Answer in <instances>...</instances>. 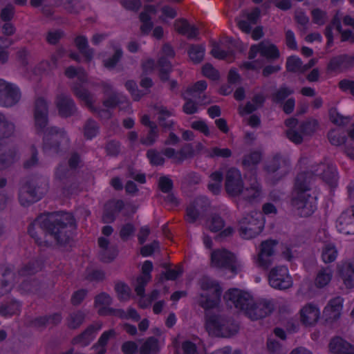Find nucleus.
<instances>
[{
  "label": "nucleus",
  "mask_w": 354,
  "mask_h": 354,
  "mask_svg": "<svg viewBox=\"0 0 354 354\" xmlns=\"http://www.w3.org/2000/svg\"><path fill=\"white\" fill-rule=\"evenodd\" d=\"M191 127L203 133L205 136L210 134L209 129L205 121L196 120L191 123Z\"/></svg>",
  "instance_id": "nucleus-60"
},
{
  "label": "nucleus",
  "mask_w": 354,
  "mask_h": 354,
  "mask_svg": "<svg viewBox=\"0 0 354 354\" xmlns=\"http://www.w3.org/2000/svg\"><path fill=\"white\" fill-rule=\"evenodd\" d=\"M57 106L60 115L64 117L70 115L73 111V102L71 99L64 95H59L57 98Z\"/></svg>",
  "instance_id": "nucleus-29"
},
{
  "label": "nucleus",
  "mask_w": 354,
  "mask_h": 354,
  "mask_svg": "<svg viewBox=\"0 0 354 354\" xmlns=\"http://www.w3.org/2000/svg\"><path fill=\"white\" fill-rule=\"evenodd\" d=\"M42 194L43 192L33 190L30 185H25L21 188L19 192L20 203L24 206L29 205L38 201Z\"/></svg>",
  "instance_id": "nucleus-22"
},
{
  "label": "nucleus",
  "mask_w": 354,
  "mask_h": 354,
  "mask_svg": "<svg viewBox=\"0 0 354 354\" xmlns=\"http://www.w3.org/2000/svg\"><path fill=\"white\" fill-rule=\"evenodd\" d=\"M223 43H212V48L211 50L212 55L218 59H225L228 62H232L234 59L232 51H225L223 50Z\"/></svg>",
  "instance_id": "nucleus-32"
},
{
  "label": "nucleus",
  "mask_w": 354,
  "mask_h": 354,
  "mask_svg": "<svg viewBox=\"0 0 354 354\" xmlns=\"http://www.w3.org/2000/svg\"><path fill=\"white\" fill-rule=\"evenodd\" d=\"M266 170L273 178H279L288 171L287 161L280 156H276L269 160L266 165Z\"/></svg>",
  "instance_id": "nucleus-19"
},
{
  "label": "nucleus",
  "mask_w": 354,
  "mask_h": 354,
  "mask_svg": "<svg viewBox=\"0 0 354 354\" xmlns=\"http://www.w3.org/2000/svg\"><path fill=\"white\" fill-rule=\"evenodd\" d=\"M202 72L203 75L212 80H216L219 77V73L211 64H206L203 66Z\"/></svg>",
  "instance_id": "nucleus-59"
},
{
  "label": "nucleus",
  "mask_w": 354,
  "mask_h": 354,
  "mask_svg": "<svg viewBox=\"0 0 354 354\" xmlns=\"http://www.w3.org/2000/svg\"><path fill=\"white\" fill-rule=\"evenodd\" d=\"M320 309L317 305L308 303L299 310L301 322L307 326H314L320 318Z\"/></svg>",
  "instance_id": "nucleus-17"
},
{
  "label": "nucleus",
  "mask_w": 354,
  "mask_h": 354,
  "mask_svg": "<svg viewBox=\"0 0 354 354\" xmlns=\"http://www.w3.org/2000/svg\"><path fill=\"white\" fill-rule=\"evenodd\" d=\"M201 207V200L196 201L194 205H189L187 209L186 220L194 223L198 216V209Z\"/></svg>",
  "instance_id": "nucleus-49"
},
{
  "label": "nucleus",
  "mask_w": 354,
  "mask_h": 354,
  "mask_svg": "<svg viewBox=\"0 0 354 354\" xmlns=\"http://www.w3.org/2000/svg\"><path fill=\"white\" fill-rule=\"evenodd\" d=\"M224 299L230 306L243 311L251 319H258L270 314L273 306L270 301L261 300L254 301L250 293L237 288L230 289L225 292Z\"/></svg>",
  "instance_id": "nucleus-2"
},
{
  "label": "nucleus",
  "mask_w": 354,
  "mask_h": 354,
  "mask_svg": "<svg viewBox=\"0 0 354 354\" xmlns=\"http://www.w3.org/2000/svg\"><path fill=\"white\" fill-rule=\"evenodd\" d=\"M225 186L227 193L231 196H237L243 193V183L239 169L232 168L227 171Z\"/></svg>",
  "instance_id": "nucleus-15"
},
{
  "label": "nucleus",
  "mask_w": 354,
  "mask_h": 354,
  "mask_svg": "<svg viewBox=\"0 0 354 354\" xmlns=\"http://www.w3.org/2000/svg\"><path fill=\"white\" fill-rule=\"evenodd\" d=\"M221 294L219 284L209 278L204 277L200 281V292L196 301L202 308L212 309L219 304Z\"/></svg>",
  "instance_id": "nucleus-4"
},
{
  "label": "nucleus",
  "mask_w": 354,
  "mask_h": 354,
  "mask_svg": "<svg viewBox=\"0 0 354 354\" xmlns=\"http://www.w3.org/2000/svg\"><path fill=\"white\" fill-rule=\"evenodd\" d=\"M205 153L209 158H228L231 156L232 151L228 148H219L217 147L205 149Z\"/></svg>",
  "instance_id": "nucleus-45"
},
{
  "label": "nucleus",
  "mask_w": 354,
  "mask_h": 354,
  "mask_svg": "<svg viewBox=\"0 0 354 354\" xmlns=\"http://www.w3.org/2000/svg\"><path fill=\"white\" fill-rule=\"evenodd\" d=\"M115 335V331L113 330H110L109 331L104 332L100 337L98 341L99 344V349L97 354H104L105 353V348L104 346L108 342L109 339Z\"/></svg>",
  "instance_id": "nucleus-54"
},
{
  "label": "nucleus",
  "mask_w": 354,
  "mask_h": 354,
  "mask_svg": "<svg viewBox=\"0 0 354 354\" xmlns=\"http://www.w3.org/2000/svg\"><path fill=\"white\" fill-rule=\"evenodd\" d=\"M329 348L333 354H354V347L340 337L333 339Z\"/></svg>",
  "instance_id": "nucleus-24"
},
{
  "label": "nucleus",
  "mask_w": 354,
  "mask_h": 354,
  "mask_svg": "<svg viewBox=\"0 0 354 354\" xmlns=\"http://www.w3.org/2000/svg\"><path fill=\"white\" fill-rule=\"evenodd\" d=\"M14 125L0 113V138H8L14 133Z\"/></svg>",
  "instance_id": "nucleus-42"
},
{
  "label": "nucleus",
  "mask_w": 354,
  "mask_h": 354,
  "mask_svg": "<svg viewBox=\"0 0 354 354\" xmlns=\"http://www.w3.org/2000/svg\"><path fill=\"white\" fill-rule=\"evenodd\" d=\"M174 26L176 31L186 36L188 39H196L198 35V29L195 26L189 25L185 19L176 20Z\"/></svg>",
  "instance_id": "nucleus-25"
},
{
  "label": "nucleus",
  "mask_w": 354,
  "mask_h": 354,
  "mask_svg": "<svg viewBox=\"0 0 354 354\" xmlns=\"http://www.w3.org/2000/svg\"><path fill=\"white\" fill-rule=\"evenodd\" d=\"M313 172L322 178L330 186L336 185L337 176V170L333 165L328 164H321L313 168Z\"/></svg>",
  "instance_id": "nucleus-20"
},
{
  "label": "nucleus",
  "mask_w": 354,
  "mask_h": 354,
  "mask_svg": "<svg viewBox=\"0 0 354 354\" xmlns=\"http://www.w3.org/2000/svg\"><path fill=\"white\" fill-rule=\"evenodd\" d=\"M354 65V57L346 55H342L333 58L328 65L330 71H336L341 68H348Z\"/></svg>",
  "instance_id": "nucleus-31"
},
{
  "label": "nucleus",
  "mask_w": 354,
  "mask_h": 354,
  "mask_svg": "<svg viewBox=\"0 0 354 354\" xmlns=\"http://www.w3.org/2000/svg\"><path fill=\"white\" fill-rule=\"evenodd\" d=\"M156 109L160 124L165 129L171 128L174 124L173 120L169 119L173 114L172 112L163 106H157Z\"/></svg>",
  "instance_id": "nucleus-36"
},
{
  "label": "nucleus",
  "mask_w": 354,
  "mask_h": 354,
  "mask_svg": "<svg viewBox=\"0 0 354 354\" xmlns=\"http://www.w3.org/2000/svg\"><path fill=\"white\" fill-rule=\"evenodd\" d=\"M328 139L330 143L333 145H340L345 142V136L344 135L342 129H333L328 133Z\"/></svg>",
  "instance_id": "nucleus-48"
},
{
  "label": "nucleus",
  "mask_w": 354,
  "mask_h": 354,
  "mask_svg": "<svg viewBox=\"0 0 354 354\" xmlns=\"http://www.w3.org/2000/svg\"><path fill=\"white\" fill-rule=\"evenodd\" d=\"M207 88V83L203 80L197 82L192 88H188L184 93L183 97L189 100L192 97L195 98L200 95L201 92Z\"/></svg>",
  "instance_id": "nucleus-37"
},
{
  "label": "nucleus",
  "mask_w": 354,
  "mask_h": 354,
  "mask_svg": "<svg viewBox=\"0 0 354 354\" xmlns=\"http://www.w3.org/2000/svg\"><path fill=\"white\" fill-rule=\"evenodd\" d=\"M268 280L270 285L276 289H287L292 286V279L288 268L284 266L272 268L269 272Z\"/></svg>",
  "instance_id": "nucleus-11"
},
{
  "label": "nucleus",
  "mask_w": 354,
  "mask_h": 354,
  "mask_svg": "<svg viewBox=\"0 0 354 354\" xmlns=\"http://www.w3.org/2000/svg\"><path fill=\"white\" fill-rule=\"evenodd\" d=\"M111 299L107 294L102 293L95 298V308L100 314H105L106 308L111 304Z\"/></svg>",
  "instance_id": "nucleus-40"
},
{
  "label": "nucleus",
  "mask_w": 354,
  "mask_h": 354,
  "mask_svg": "<svg viewBox=\"0 0 354 354\" xmlns=\"http://www.w3.org/2000/svg\"><path fill=\"white\" fill-rule=\"evenodd\" d=\"M336 228L339 233L354 234V205L344 210L336 220Z\"/></svg>",
  "instance_id": "nucleus-16"
},
{
  "label": "nucleus",
  "mask_w": 354,
  "mask_h": 354,
  "mask_svg": "<svg viewBox=\"0 0 354 354\" xmlns=\"http://www.w3.org/2000/svg\"><path fill=\"white\" fill-rule=\"evenodd\" d=\"M38 223H44L45 233L38 236L35 224L28 232L40 245H64L71 238L75 230V219L69 213H56L48 216H41Z\"/></svg>",
  "instance_id": "nucleus-1"
},
{
  "label": "nucleus",
  "mask_w": 354,
  "mask_h": 354,
  "mask_svg": "<svg viewBox=\"0 0 354 354\" xmlns=\"http://www.w3.org/2000/svg\"><path fill=\"white\" fill-rule=\"evenodd\" d=\"M211 263L216 268H225L236 273L241 268L242 264L236 257L225 250H217L211 254Z\"/></svg>",
  "instance_id": "nucleus-10"
},
{
  "label": "nucleus",
  "mask_w": 354,
  "mask_h": 354,
  "mask_svg": "<svg viewBox=\"0 0 354 354\" xmlns=\"http://www.w3.org/2000/svg\"><path fill=\"white\" fill-rule=\"evenodd\" d=\"M343 307V299L337 297L331 299L324 310V315L328 320H335L341 315Z\"/></svg>",
  "instance_id": "nucleus-21"
},
{
  "label": "nucleus",
  "mask_w": 354,
  "mask_h": 354,
  "mask_svg": "<svg viewBox=\"0 0 354 354\" xmlns=\"http://www.w3.org/2000/svg\"><path fill=\"white\" fill-rule=\"evenodd\" d=\"M310 178L308 174H300L296 180L292 205L301 216H309L316 209V198L308 193Z\"/></svg>",
  "instance_id": "nucleus-3"
},
{
  "label": "nucleus",
  "mask_w": 354,
  "mask_h": 354,
  "mask_svg": "<svg viewBox=\"0 0 354 354\" xmlns=\"http://www.w3.org/2000/svg\"><path fill=\"white\" fill-rule=\"evenodd\" d=\"M205 53V48L203 44L191 45L187 51L190 60L194 64H198L203 61Z\"/></svg>",
  "instance_id": "nucleus-35"
},
{
  "label": "nucleus",
  "mask_w": 354,
  "mask_h": 354,
  "mask_svg": "<svg viewBox=\"0 0 354 354\" xmlns=\"http://www.w3.org/2000/svg\"><path fill=\"white\" fill-rule=\"evenodd\" d=\"M97 133V127L95 122L93 121H88V122L86 124L85 129H84V134L85 136L91 139Z\"/></svg>",
  "instance_id": "nucleus-63"
},
{
  "label": "nucleus",
  "mask_w": 354,
  "mask_h": 354,
  "mask_svg": "<svg viewBox=\"0 0 354 354\" xmlns=\"http://www.w3.org/2000/svg\"><path fill=\"white\" fill-rule=\"evenodd\" d=\"M156 8L153 6H149L145 8V10L140 14V19L142 22L140 30L143 34H148L151 30L152 23L151 21V17L155 15Z\"/></svg>",
  "instance_id": "nucleus-28"
},
{
  "label": "nucleus",
  "mask_w": 354,
  "mask_h": 354,
  "mask_svg": "<svg viewBox=\"0 0 354 354\" xmlns=\"http://www.w3.org/2000/svg\"><path fill=\"white\" fill-rule=\"evenodd\" d=\"M277 245L278 243L274 240L263 241L260 245L257 255L253 258L254 264L259 267L268 268L272 263L271 257L275 253Z\"/></svg>",
  "instance_id": "nucleus-13"
},
{
  "label": "nucleus",
  "mask_w": 354,
  "mask_h": 354,
  "mask_svg": "<svg viewBox=\"0 0 354 354\" xmlns=\"http://www.w3.org/2000/svg\"><path fill=\"white\" fill-rule=\"evenodd\" d=\"M35 121L37 127H43L47 121V106L43 99H39L35 104Z\"/></svg>",
  "instance_id": "nucleus-27"
},
{
  "label": "nucleus",
  "mask_w": 354,
  "mask_h": 354,
  "mask_svg": "<svg viewBox=\"0 0 354 354\" xmlns=\"http://www.w3.org/2000/svg\"><path fill=\"white\" fill-rule=\"evenodd\" d=\"M84 314L80 311L72 313L68 319V326L71 328L79 327L84 320Z\"/></svg>",
  "instance_id": "nucleus-50"
},
{
  "label": "nucleus",
  "mask_w": 354,
  "mask_h": 354,
  "mask_svg": "<svg viewBox=\"0 0 354 354\" xmlns=\"http://www.w3.org/2000/svg\"><path fill=\"white\" fill-rule=\"evenodd\" d=\"M297 125V120L290 118L286 120L287 127L286 135L288 139L294 143H301L306 136L312 135L318 128V123L316 120H309L299 126L300 133L295 129Z\"/></svg>",
  "instance_id": "nucleus-9"
},
{
  "label": "nucleus",
  "mask_w": 354,
  "mask_h": 354,
  "mask_svg": "<svg viewBox=\"0 0 354 354\" xmlns=\"http://www.w3.org/2000/svg\"><path fill=\"white\" fill-rule=\"evenodd\" d=\"M338 250L334 243H325L322 249L321 258L324 263H330L336 260Z\"/></svg>",
  "instance_id": "nucleus-33"
},
{
  "label": "nucleus",
  "mask_w": 354,
  "mask_h": 354,
  "mask_svg": "<svg viewBox=\"0 0 354 354\" xmlns=\"http://www.w3.org/2000/svg\"><path fill=\"white\" fill-rule=\"evenodd\" d=\"M20 305L17 301L12 302L7 306H1L0 307V314L3 316L8 317L17 313L19 310Z\"/></svg>",
  "instance_id": "nucleus-52"
},
{
  "label": "nucleus",
  "mask_w": 354,
  "mask_h": 354,
  "mask_svg": "<svg viewBox=\"0 0 354 354\" xmlns=\"http://www.w3.org/2000/svg\"><path fill=\"white\" fill-rule=\"evenodd\" d=\"M12 277V274L6 268H0V296L7 293L11 288L8 280Z\"/></svg>",
  "instance_id": "nucleus-38"
},
{
  "label": "nucleus",
  "mask_w": 354,
  "mask_h": 354,
  "mask_svg": "<svg viewBox=\"0 0 354 354\" xmlns=\"http://www.w3.org/2000/svg\"><path fill=\"white\" fill-rule=\"evenodd\" d=\"M159 350V345L157 339L149 337L141 346L140 352L141 354H150Z\"/></svg>",
  "instance_id": "nucleus-46"
},
{
  "label": "nucleus",
  "mask_w": 354,
  "mask_h": 354,
  "mask_svg": "<svg viewBox=\"0 0 354 354\" xmlns=\"http://www.w3.org/2000/svg\"><path fill=\"white\" fill-rule=\"evenodd\" d=\"M259 152L254 151L245 156L243 160V165L246 167H250L257 165L261 160Z\"/></svg>",
  "instance_id": "nucleus-55"
},
{
  "label": "nucleus",
  "mask_w": 354,
  "mask_h": 354,
  "mask_svg": "<svg viewBox=\"0 0 354 354\" xmlns=\"http://www.w3.org/2000/svg\"><path fill=\"white\" fill-rule=\"evenodd\" d=\"M258 54L268 59H276L280 55L277 46L269 41H263L258 44L251 46L248 58L254 59Z\"/></svg>",
  "instance_id": "nucleus-14"
},
{
  "label": "nucleus",
  "mask_w": 354,
  "mask_h": 354,
  "mask_svg": "<svg viewBox=\"0 0 354 354\" xmlns=\"http://www.w3.org/2000/svg\"><path fill=\"white\" fill-rule=\"evenodd\" d=\"M158 68L160 78L165 81L167 80L168 73L171 69V64L166 59H161L159 61Z\"/></svg>",
  "instance_id": "nucleus-58"
},
{
  "label": "nucleus",
  "mask_w": 354,
  "mask_h": 354,
  "mask_svg": "<svg viewBox=\"0 0 354 354\" xmlns=\"http://www.w3.org/2000/svg\"><path fill=\"white\" fill-rule=\"evenodd\" d=\"M243 196L249 200H254L260 198L262 196V190L259 183L256 178L251 180L250 185L243 188Z\"/></svg>",
  "instance_id": "nucleus-34"
},
{
  "label": "nucleus",
  "mask_w": 354,
  "mask_h": 354,
  "mask_svg": "<svg viewBox=\"0 0 354 354\" xmlns=\"http://www.w3.org/2000/svg\"><path fill=\"white\" fill-rule=\"evenodd\" d=\"M208 188L213 194H218L221 188V183L223 180V174L221 171H216L213 172L210 176Z\"/></svg>",
  "instance_id": "nucleus-39"
},
{
  "label": "nucleus",
  "mask_w": 354,
  "mask_h": 354,
  "mask_svg": "<svg viewBox=\"0 0 354 354\" xmlns=\"http://www.w3.org/2000/svg\"><path fill=\"white\" fill-rule=\"evenodd\" d=\"M252 101L253 104L249 102L245 106L239 107V113L241 115L250 113L259 107L263 104L264 97L262 95L259 94L254 96Z\"/></svg>",
  "instance_id": "nucleus-41"
},
{
  "label": "nucleus",
  "mask_w": 354,
  "mask_h": 354,
  "mask_svg": "<svg viewBox=\"0 0 354 354\" xmlns=\"http://www.w3.org/2000/svg\"><path fill=\"white\" fill-rule=\"evenodd\" d=\"M205 226L210 231L216 232L224 227L225 223L219 216L214 215L206 221Z\"/></svg>",
  "instance_id": "nucleus-44"
},
{
  "label": "nucleus",
  "mask_w": 354,
  "mask_h": 354,
  "mask_svg": "<svg viewBox=\"0 0 354 354\" xmlns=\"http://www.w3.org/2000/svg\"><path fill=\"white\" fill-rule=\"evenodd\" d=\"M337 270L344 285L347 288H354V259L338 264Z\"/></svg>",
  "instance_id": "nucleus-18"
},
{
  "label": "nucleus",
  "mask_w": 354,
  "mask_h": 354,
  "mask_svg": "<svg viewBox=\"0 0 354 354\" xmlns=\"http://www.w3.org/2000/svg\"><path fill=\"white\" fill-rule=\"evenodd\" d=\"M75 95L88 106H91L93 102V97L84 88L75 86L73 87Z\"/></svg>",
  "instance_id": "nucleus-51"
},
{
  "label": "nucleus",
  "mask_w": 354,
  "mask_h": 354,
  "mask_svg": "<svg viewBox=\"0 0 354 354\" xmlns=\"http://www.w3.org/2000/svg\"><path fill=\"white\" fill-rule=\"evenodd\" d=\"M115 290L121 300H127L130 297L131 290L123 283H118L115 285Z\"/></svg>",
  "instance_id": "nucleus-56"
},
{
  "label": "nucleus",
  "mask_w": 354,
  "mask_h": 354,
  "mask_svg": "<svg viewBox=\"0 0 354 354\" xmlns=\"http://www.w3.org/2000/svg\"><path fill=\"white\" fill-rule=\"evenodd\" d=\"M75 44L86 59L87 60H91L93 57V52L88 48V42L86 37L83 36L77 37L75 39Z\"/></svg>",
  "instance_id": "nucleus-43"
},
{
  "label": "nucleus",
  "mask_w": 354,
  "mask_h": 354,
  "mask_svg": "<svg viewBox=\"0 0 354 354\" xmlns=\"http://www.w3.org/2000/svg\"><path fill=\"white\" fill-rule=\"evenodd\" d=\"M333 276V272L330 267H322L317 272L313 285L317 288H324L330 283Z\"/></svg>",
  "instance_id": "nucleus-23"
},
{
  "label": "nucleus",
  "mask_w": 354,
  "mask_h": 354,
  "mask_svg": "<svg viewBox=\"0 0 354 354\" xmlns=\"http://www.w3.org/2000/svg\"><path fill=\"white\" fill-rule=\"evenodd\" d=\"M62 320V317L59 314L56 313L53 315L48 318L46 317H41L39 318L35 324L38 326H47V325H55L59 323Z\"/></svg>",
  "instance_id": "nucleus-53"
},
{
  "label": "nucleus",
  "mask_w": 354,
  "mask_h": 354,
  "mask_svg": "<svg viewBox=\"0 0 354 354\" xmlns=\"http://www.w3.org/2000/svg\"><path fill=\"white\" fill-rule=\"evenodd\" d=\"M151 130L146 138H143L141 140V142L145 145H152L156 140L158 137V130L157 127H154L150 128Z\"/></svg>",
  "instance_id": "nucleus-62"
},
{
  "label": "nucleus",
  "mask_w": 354,
  "mask_h": 354,
  "mask_svg": "<svg viewBox=\"0 0 354 354\" xmlns=\"http://www.w3.org/2000/svg\"><path fill=\"white\" fill-rule=\"evenodd\" d=\"M205 325L208 333L216 337H229L238 331L236 324L211 312L206 313Z\"/></svg>",
  "instance_id": "nucleus-5"
},
{
  "label": "nucleus",
  "mask_w": 354,
  "mask_h": 354,
  "mask_svg": "<svg viewBox=\"0 0 354 354\" xmlns=\"http://www.w3.org/2000/svg\"><path fill=\"white\" fill-rule=\"evenodd\" d=\"M330 120L334 124L342 125L349 121L348 118H345L340 115L335 109H331L329 111Z\"/></svg>",
  "instance_id": "nucleus-57"
},
{
  "label": "nucleus",
  "mask_w": 354,
  "mask_h": 354,
  "mask_svg": "<svg viewBox=\"0 0 354 354\" xmlns=\"http://www.w3.org/2000/svg\"><path fill=\"white\" fill-rule=\"evenodd\" d=\"M153 270V263L150 261H145L141 268V275L139 276L135 283V290L138 295L140 296L138 301L141 308H147L151 304V302L156 300L159 295L157 290H153L149 296L145 295V286L151 281V272Z\"/></svg>",
  "instance_id": "nucleus-6"
},
{
  "label": "nucleus",
  "mask_w": 354,
  "mask_h": 354,
  "mask_svg": "<svg viewBox=\"0 0 354 354\" xmlns=\"http://www.w3.org/2000/svg\"><path fill=\"white\" fill-rule=\"evenodd\" d=\"M147 157L152 165H160L164 162V159L162 156L153 150H149L147 152Z\"/></svg>",
  "instance_id": "nucleus-61"
},
{
  "label": "nucleus",
  "mask_w": 354,
  "mask_h": 354,
  "mask_svg": "<svg viewBox=\"0 0 354 354\" xmlns=\"http://www.w3.org/2000/svg\"><path fill=\"white\" fill-rule=\"evenodd\" d=\"M265 219L261 212L252 211L245 214L239 222L240 235L250 239L259 234L264 228Z\"/></svg>",
  "instance_id": "nucleus-7"
},
{
  "label": "nucleus",
  "mask_w": 354,
  "mask_h": 354,
  "mask_svg": "<svg viewBox=\"0 0 354 354\" xmlns=\"http://www.w3.org/2000/svg\"><path fill=\"white\" fill-rule=\"evenodd\" d=\"M193 150L189 145L185 146L178 151H175L171 148H167L164 151V154L174 162H180L193 156Z\"/></svg>",
  "instance_id": "nucleus-26"
},
{
  "label": "nucleus",
  "mask_w": 354,
  "mask_h": 354,
  "mask_svg": "<svg viewBox=\"0 0 354 354\" xmlns=\"http://www.w3.org/2000/svg\"><path fill=\"white\" fill-rule=\"evenodd\" d=\"M304 65L299 57L297 56H290L288 58L286 68L288 71L295 73H304Z\"/></svg>",
  "instance_id": "nucleus-47"
},
{
  "label": "nucleus",
  "mask_w": 354,
  "mask_h": 354,
  "mask_svg": "<svg viewBox=\"0 0 354 354\" xmlns=\"http://www.w3.org/2000/svg\"><path fill=\"white\" fill-rule=\"evenodd\" d=\"M124 207L123 202L121 201H111L106 205L105 212L103 215V220L106 223L114 220L115 216Z\"/></svg>",
  "instance_id": "nucleus-30"
},
{
  "label": "nucleus",
  "mask_w": 354,
  "mask_h": 354,
  "mask_svg": "<svg viewBox=\"0 0 354 354\" xmlns=\"http://www.w3.org/2000/svg\"><path fill=\"white\" fill-rule=\"evenodd\" d=\"M20 98V91L15 84L0 80V106H12L17 104Z\"/></svg>",
  "instance_id": "nucleus-12"
},
{
  "label": "nucleus",
  "mask_w": 354,
  "mask_h": 354,
  "mask_svg": "<svg viewBox=\"0 0 354 354\" xmlns=\"http://www.w3.org/2000/svg\"><path fill=\"white\" fill-rule=\"evenodd\" d=\"M122 351L125 354H135L138 351V345L132 341L125 342L122 345Z\"/></svg>",
  "instance_id": "nucleus-64"
},
{
  "label": "nucleus",
  "mask_w": 354,
  "mask_h": 354,
  "mask_svg": "<svg viewBox=\"0 0 354 354\" xmlns=\"http://www.w3.org/2000/svg\"><path fill=\"white\" fill-rule=\"evenodd\" d=\"M343 25L350 28H343L340 23V13L337 12L331 24L328 25L325 31V35L328 39V45H330L333 40V30L341 35L342 41H354V19L349 16H345L343 19Z\"/></svg>",
  "instance_id": "nucleus-8"
}]
</instances>
